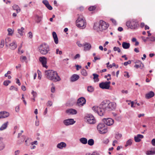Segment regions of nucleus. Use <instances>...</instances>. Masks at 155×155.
<instances>
[{
  "label": "nucleus",
  "instance_id": "nucleus-1",
  "mask_svg": "<svg viewBox=\"0 0 155 155\" xmlns=\"http://www.w3.org/2000/svg\"><path fill=\"white\" fill-rule=\"evenodd\" d=\"M116 104L111 102L109 100L103 101L99 106H94L92 107V110L100 116H103L107 112L114 110L116 108Z\"/></svg>",
  "mask_w": 155,
  "mask_h": 155
},
{
  "label": "nucleus",
  "instance_id": "nucleus-2",
  "mask_svg": "<svg viewBox=\"0 0 155 155\" xmlns=\"http://www.w3.org/2000/svg\"><path fill=\"white\" fill-rule=\"evenodd\" d=\"M45 75L46 78L53 81L57 82L61 80V78L57 72L53 70L46 71Z\"/></svg>",
  "mask_w": 155,
  "mask_h": 155
},
{
  "label": "nucleus",
  "instance_id": "nucleus-3",
  "mask_svg": "<svg viewBox=\"0 0 155 155\" xmlns=\"http://www.w3.org/2000/svg\"><path fill=\"white\" fill-rule=\"evenodd\" d=\"M109 27V25L105 21L101 20L97 23H95L94 24V29L97 31H103L105 30Z\"/></svg>",
  "mask_w": 155,
  "mask_h": 155
},
{
  "label": "nucleus",
  "instance_id": "nucleus-4",
  "mask_svg": "<svg viewBox=\"0 0 155 155\" xmlns=\"http://www.w3.org/2000/svg\"><path fill=\"white\" fill-rule=\"evenodd\" d=\"M76 26L81 29L85 28L86 26V22L85 18L82 15L79 16L76 20Z\"/></svg>",
  "mask_w": 155,
  "mask_h": 155
},
{
  "label": "nucleus",
  "instance_id": "nucleus-5",
  "mask_svg": "<svg viewBox=\"0 0 155 155\" xmlns=\"http://www.w3.org/2000/svg\"><path fill=\"white\" fill-rule=\"evenodd\" d=\"M126 26L129 28L133 29L138 28L139 24L137 20L135 19L130 20L126 22Z\"/></svg>",
  "mask_w": 155,
  "mask_h": 155
},
{
  "label": "nucleus",
  "instance_id": "nucleus-6",
  "mask_svg": "<svg viewBox=\"0 0 155 155\" xmlns=\"http://www.w3.org/2000/svg\"><path fill=\"white\" fill-rule=\"evenodd\" d=\"M38 49L40 52L42 54H46L49 51L48 45L45 43L42 44L39 47Z\"/></svg>",
  "mask_w": 155,
  "mask_h": 155
},
{
  "label": "nucleus",
  "instance_id": "nucleus-7",
  "mask_svg": "<svg viewBox=\"0 0 155 155\" xmlns=\"http://www.w3.org/2000/svg\"><path fill=\"white\" fill-rule=\"evenodd\" d=\"M97 129L101 134H104L107 132V129L103 123L99 124L97 127Z\"/></svg>",
  "mask_w": 155,
  "mask_h": 155
},
{
  "label": "nucleus",
  "instance_id": "nucleus-8",
  "mask_svg": "<svg viewBox=\"0 0 155 155\" xmlns=\"http://www.w3.org/2000/svg\"><path fill=\"white\" fill-rule=\"evenodd\" d=\"M85 120L90 124H93L96 122V120L93 115L88 114L85 117Z\"/></svg>",
  "mask_w": 155,
  "mask_h": 155
},
{
  "label": "nucleus",
  "instance_id": "nucleus-9",
  "mask_svg": "<svg viewBox=\"0 0 155 155\" xmlns=\"http://www.w3.org/2000/svg\"><path fill=\"white\" fill-rule=\"evenodd\" d=\"M110 82L106 81L105 82H102L99 84V87L102 89H109L110 87Z\"/></svg>",
  "mask_w": 155,
  "mask_h": 155
},
{
  "label": "nucleus",
  "instance_id": "nucleus-10",
  "mask_svg": "<svg viewBox=\"0 0 155 155\" xmlns=\"http://www.w3.org/2000/svg\"><path fill=\"white\" fill-rule=\"evenodd\" d=\"M86 100L83 97H81L79 98L77 100V104L79 106H82L86 103Z\"/></svg>",
  "mask_w": 155,
  "mask_h": 155
},
{
  "label": "nucleus",
  "instance_id": "nucleus-11",
  "mask_svg": "<svg viewBox=\"0 0 155 155\" xmlns=\"http://www.w3.org/2000/svg\"><path fill=\"white\" fill-rule=\"evenodd\" d=\"M104 124L108 126H110L113 124L114 120L110 118H104L102 120Z\"/></svg>",
  "mask_w": 155,
  "mask_h": 155
},
{
  "label": "nucleus",
  "instance_id": "nucleus-12",
  "mask_svg": "<svg viewBox=\"0 0 155 155\" xmlns=\"http://www.w3.org/2000/svg\"><path fill=\"white\" fill-rule=\"evenodd\" d=\"M75 121L73 119H68L64 120L63 121L64 124L66 126H68L74 124Z\"/></svg>",
  "mask_w": 155,
  "mask_h": 155
},
{
  "label": "nucleus",
  "instance_id": "nucleus-13",
  "mask_svg": "<svg viewBox=\"0 0 155 155\" xmlns=\"http://www.w3.org/2000/svg\"><path fill=\"white\" fill-rule=\"evenodd\" d=\"M46 58L45 57H40L39 58V61L41 62L43 67L47 68L48 66L46 65Z\"/></svg>",
  "mask_w": 155,
  "mask_h": 155
},
{
  "label": "nucleus",
  "instance_id": "nucleus-14",
  "mask_svg": "<svg viewBox=\"0 0 155 155\" xmlns=\"http://www.w3.org/2000/svg\"><path fill=\"white\" fill-rule=\"evenodd\" d=\"M9 113L7 112H0V119L7 117L9 116Z\"/></svg>",
  "mask_w": 155,
  "mask_h": 155
},
{
  "label": "nucleus",
  "instance_id": "nucleus-15",
  "mask_svg": "<svg viewBox=\"0 0 155 155\" xmlns=\"http://www.w3.org/2000/svg\"><path fill=\"white\" fill-rule=\"evenodd\" d=\"M10 49L12 50H15L17 48V45L16 42L13 41L9 45Z\"/></svg>",
  "mask_w": 155,
  "mask_h": 155
},
{
  "label": "nucleus",
  "instance_id": "nucleus-16",
  "mask_svg": "<svg viewBox=\"0 0 155 155\" xmlns=\"http://www.w3.org/2000/svg\"><path fill=\"white\" fill-rule=\"evenodd\" d=\"M143 138V136L141 134H137V136H135L134 137V140L136 142H139L141 140V139Z\"/></svg>",
  "mask_w": 155,
  "mask_h": 155
},
{
  "label": "nucleus",
  "instance_id": "nucleus-17",
  "mask_svg": "<svg viewBox=\"0 0 155 155\" xmlns=\"http://www.w3.org/2000/svg\"><path fill=\"white\" fill-rule=\"evenodd\" d=\"M83 46L84 47V50L85 51L89 50L91 47V45L88 43H85L84 44Z\"/></svg>",
  "mask_w": 155,
  "mask_h": 155
},
{
  "label": "nucleus",
  "instance_id": "nucleus-18",
  "mask_svg": "<svg viewBox=\"0 0 155 155\" xmlns=\"http://www.w3.org/2000/svg\"><path fill=\"white\" fill-rule=\"evenodd\" d=\"M154 92L153 91H151L147 94H146L145 96L146 98L149 99L153 97L154 96Z\"/></svg>",
  "mask_w": 155,
  "mask_h": 155
},
{
  "label": "nucleus",
  "instance_id": "nucleus-19",
  "mask_svg": "<svg viewBox=\"0 0 155 155\" xmlns=\"http://www.w3.org/2000/svg\"><path fill=\"white\" fill-rule=\"evenodd\" d=\"M79 78V76L77 74H74L71 78V82H74L78 80Z\"/></svg>",
  "mask_w": 155,
  "mask_h": 155
},
{
  "label": "nucleus",
  "instance_id": "nucleus-20",
  "mask_svg": "<svg viewBox=\"0 0 155 155\" xmlns=\"http://www.w3.org/2000/svg\"><path fill=\"white\" fill-rule=\"evenodd\" d=\"M52 35L55 44H57L58 43V40L56 33L54 31H53L52 32Z\"/></svg>",
  "mask_w": 155,
  "mask_h": 155
},
{
  "label": "nucleus",
  "instance_id": "nucleus-21",
  "mask_svg": "<svg viewBox=\"0 0 155 155\" xmlns=\"http://www.w3.org/2000/svg\"><path fill=\"white\" fill-rule=\"evenodd\" d=\"M66 112L70 114H76L77 113L76 110L73 109H70L67 110Z\"/></svg>",
  "mask_w": 155,
  "mask_h": 155
},
{
  "label": "nucleus",
  "instance_id": "nucleus-22",
  "mask_svg": "<svg viewBox=\"0 0 155 155\" xmlns=\"http://www.w3.org/2000/svg\"><path fill=\"white\" fill-rule=\"evenodd\" d=\"M66 146V143L64 142H61L57 144V147L60 149H62L63 147H65Z\"/></svg>",
  "mask_w": 155,
  "mask_h": 155
},
{
  "label": "nucleus",
  "instance_id": "nucleus-23",
  "mask_svg": "<svg viewBox=\"0 0 155 155\" xmlns=\"http://www.w3.org/2000/svg\"><path fill=\"white\" fill-rule=\"evenodd\" d=\"M130 46V44L129 43H127L125 42H124L122 43V46L123 48L125 49H127L129 48Z\"/></svg>",
  "mask_w": 155,
  "mask_h": 155
},
{
  "label": "nucleus",
  "instance_id": "nucleus-24",
  "mask_svg": "<svg viewBox=\"0 0 155 155\" xmlns=\"http://www.w3.org/2000/svg\"><path fill=\"white\" fill-rule=\"evenodd\" d=\"M8 124V121H7L3 124L0 127V130L2 131L5 129L7 127Z\"/></svg>",
  "mask_w": 155,
  "mask_h": 155
},
{
  "label": "nucleus",
  "instance_id": "nucleus-25",
  "mask_svg": "<svg viewBox=\"0 0 155 155\" xmlns=\"http://www.w3.org/2000/svg\"><path fill=\"white\" fill-rule=\"evenodd\" d=\"M35 18L36 21L38 23H39L41 20L42 16H39L36 15L35 16Z\"/></svg>",
  "mask_w": 155,
  "mask_h": 155
},
{
  "label": "nucleus",
  "instance_id": "nucleus-26",
  "mask_svg": "<svg viewBox=\"0 0 155 155\" xmlns=\"http://www.w3.org/2000/svg\"><path fill=\"white\" fill-rule=\"evenodd\" d=\"M92 75L94 76L93 79H94V82H96L98 81H99V75L94 73Z\"/></svg>",
  "mask_w": 155,
  "mask_h": 155
},
{
  "label": "nucleus",
  "instance_id": "nucleus-27",
  "mask_svg": "<svg viewBox=\"0 0 155 155\" xmlns=\"http://www.w3.org/2000/svg\"><path fill=\"white\" fill-rule=\"evenodd\" d=\"M12 42L11 39L10 38H7L5 39V44L6 46H8V45Z\"/></svg>",
  "mask_w": 155,
  "mask_h": 155
},
{
  "label": "nucleus",
  "instance_id": "nucleus-28",
  "mask_svg": "<svg viewBox=\"0 0 155 155\" xmlns=\"http://www.w3.org/2000/svg\"><path fill=\"white\" fill-rule=\"evenodd\" d=\"M13 8L14 10H16L17 13L20 11V8L18 5H13Z\"/></svg>",
  "mask_w": 155,
  "mask_h": 155
},
{
  "label": "nucleus",
  "instance_id": "nucleus-29",
  "mask_svg": "<svg viewBox=\"0 0 155 155\" xmlns=\"http://www.w3.org/2000/svg\"><path fill=\"white\" fill-rule=\"evenodd\" d=\"M80 142L83 144H86L87 142V139L84 137H82L80 139Z\"/></svg>",
  "mask_w": 155,
  "mask_h": 155
},
{
  "label": "nucleus",
  "instance_id": "nucleus-30",
  "mask_svg": "<svg viewBox=\"0 0 155 155\" xmlns=\"http://www.w3.org/2000/svg\"><path fill=\"white\" fill-rule=\"evenodd\" d=\"M24 28L22 27H21V29H18V33H19L21 35H23L24 33Z\"/></svg>",
  "mask_w": 155,
  "mask_h": 155
},
{
  "label": "nucleus",
  "instance_id": "nucleus-31",
  "mask_svg": "<svg viewBox=\"0 0 155 155\" xmlns=\"http://www.w3.org/2000/svg\"><path fill=\"white\" fill-rule=\"evenodd\" d=\"M146 154L148 155H153L155 154V148L153 150H149L147 151Z\"/></svg>",
  "mask_w": 155,
  "mask_h": 155
},
{
  "label": "nucleus",
  "instance_id": "nucleus-32",
  "mask_svg": "<svg viewBox=\"0 0 155 155\" xmlns=\"http://www.w3.org/2000/svg\"><path fill=\"white\" fill-rule=\"evenodd\" d=\"M94 90V88L92 86H88L87 87V90L88 92L90 93L92 92Z\"/></svg>",
  "mask_w": 155,
  "mask_h": 155
},
{
  "label": "nucleus",
  "instance_id": "nucleus-33",
  "mask_svg": "<svg viewBox=\"0 0 155 155\" xmlns=\"http://www.w3.org/2000/svg\"><path fill=\"white\" fill-rule=\"evenodd\" d=\"M132 140L131 139H129L126 142V145H125V147H127L128 146L131 145L132 144Z\"/></svg>",
  "mask_w": 155,
  "mask_h": 155
},
{
  "label": "nucleus",
  "instance_id": "nucleus-34",
  "mask_svg": "<svg viewBox=\"0 0 155 155\" xmlns=\"http://www.w3.org/2000/svg\"><path fill=\"white\" fill-rule=\"evenodd\" d=\"M81 73L82 75L84 76H87V74L86 71L84 69H82L81 70Z\"/></svg>",
  "mask_w": 155,
  "mask_h": 155
},
{
  "label": "nucleus",
  "instance_id": "nucleus-35",
  "mask_svg": "<svg viewBox=\"0 0 155 155\" xmlns=\"http://www.w3.org/2000/svg\"><path fill=\"white\" fill-rule=\"evenodd\" d=\"M94 141L93 139H90L88 141V144L90 146H92L94 145Z\"/></svg>",
  "mask_w": 155,
  "mask_h": 155
},
{
  "label": "nucleus",
  "instance_id": "nucleus-36",
  "mask_svg": "<svg viewBox=\"0 0 155 155\" xmlns=\"http://www.w3.org/2000/svg\"><path fill=\"white\" fill-rule=\"evenodd\" d=\"M5 144L3 142H0V150H3L5 147Z\"/></svg>",
  "mask_w": 155,
  "mask_h": 155
},
{
  "label": "nucleus",
  "instance_id": "nucleus-37",
  "mask_svg": "<svg viewBox=\"0 0 155 155\" xmlns=\"http://www.w3.org/2000/svg\"><path fill=\"white\" fill-rule=\"evenodd\" d=\"M121 137L122 134L119 133L116 134L115 135V137L116 139L118 140H119Z\"/></svg>",
  "mask_w": 155,
  "mask_h": 155
},
{
  "label": "nucleus",
  "instance_id": "nucleus-38",
  "mask_svg": "<svg viewBox=\"0 0 155 155\" xmlns=\"http://www.w3.org/2000/svg\"><path fill=\"white\" fill-rule=\"evenodd\" d=\"M22 138L21 139V141L20 140H18V144H21L24 141V140L25 139V136L24 135H23L22 136Z\"/></svg>",
  "mask_w": 155,
  "mask_h": 155
},
{
  "label": "nucleus",
  "instance_id": "nucleus-39",
  "mask_svg": "<svg viewBox=\"0 0 155 155\" xmlns=\"http://www.w3.org/2000/svg\"><path fill=\"white\" fill-rule=\"evenodd\" d=\"M56 54L61 55L62 54V52L61 51H60L58 48H57L56 49Z\"/></svg>",
  "mask_w": 155,
  "mask_h": 155
},
{
  "label": "nucleus",
  "instance_id": "nucleus-40",
  "mask_svg": "<svg viewBox=\"0 0 155 155\" xmlns=\"http://www.w3.org/2000/svg\"><path fill=\"white\" fill-rule=\"evenodd\" d=\"M8 35H12L13 34V31L10 28H9L8 29Z\"/></svg>",
  "mask_w": 155,
  "mask_h": 155
},
{
  "label": "nucleus",
  "instance_id": "nucleus-41",
  "mask_svg": "<svg viewBox=\"0 0 155 155\" xmlns=\"http://www.w3.org/2000/svg\"><path fill=\"white\" fill-rule=\"evenodd\" d=\"M147 39H149V40L152 41H155V38L153 36H152L150 38L147 37Z\"/></svg>",
  "mask_w": 155,
  "mask_h": 155
},
{
  "label": "nucleus",
  "instance_id": "nucleus-42",
  "mask_svg": "<svg viewBox=\"0 0 155 155\" xmlns=\"http://www.w3.org/2000/svg\"><path fill=\"white\" fill-rule=\"evenodd\" d=\"M10 83H11V81H5L4 82L3 84L4 85L7 86Z\"/></svg>",
  "mask_w": 155,
  "mask_h": 155
},
{
  "label": "nucleus",
  "instance_id": "nucleus-43",
  "mask_svg": "<svg viewBox=\"0 0 155 155\" xmlns=\"http://www.w3.org/2000/svg\"><path fill=\"white\" fill-rule=\"evenodd\" d=\"M96 8V7L95 6H91L88 9L90 11H92L94 10Z\"/></svg>",
  "mask_w": 155,
  "mask_h": 155
},
{
  "label": "nucleus",
  "instance_id": "nucleus-44",
  "mask_svg": "<svg viewBox=\"0 0 155 155\" xmlns=\"http://www.w3.org/2000/svg\"><path fill=\"white\" fill-rule=\"evenodd\" d=\"M26 59V57L25 56H21V61L22 62H24Z\"/></svg>",
  "mask_w": 155,
  "mask_h": 155
},
{
  "label": "nucleus",
  "instance_id": "nucleus-45",
  "mask_svg": "<svg viewBox=\"0 0 155 155\" xmlns=\"http://www.w3.org/2000/svg\"><path fill=\"white\" fill-rule=\"evenodd\" d=\"M10 90H14L16 91H17L18 90V88L15 87H14L13 86H12L9 88Z\"/></svg>",
  "mask_w": 155,
  "mask_h": 155
},
{
  "label": "nucleus",
  "instance_id": "nucleus-46",
  "mask_svg": "<svg viewBox=\"0 0 155 155\" xmlns=\"http://www.w3.org/2000/svg\"><path fill=\"white\" fill-rule=\"evenodd\" d=\"M4 45V40H2L1 41L0 44V47L1 48H2Z\"/></svg>",
  "mask_w": 155,
  "mask_h": 155
},
{
  "label": "nucleus",
  "instance_id": "nucleus-47",
  "mask_svg": "<svg viewBox=\"0 0 155 155\" xmlns=\"http://www.w3.org/2000/svg\"><path fill=\"white\" fill-rule=\"evenodd\" d=\"M46 6L49 10H51L52 9V7L49 4Z\"/></svg>",
  "mask_w": 155,
  "mask_h": 155
},
{
  "label": "nucleus",
  "instance_id": "nucleus-48",
  "mask_svg": "<svg viewBox=\"0 0 155 155\" xmlns=\"http://www.w3.org/2000/svg\"><path fill=\"white\" fill-rule=\"evenodd\" d=\"M31 94L33 95V97H35L37 96V93L34 91H33L31 92Z\"/></svg>",
  "mask_w": 155,
  "mask_h": 155
},
{
  "label": "nucleus",
  "instance_id": "nucleus-49",
  "mask_svg": "<svg viewBox=\"0 0 155 155\" xmlns=\"http://www.w3.org/2000/svg\"><path fill=\"white\" fill-rule=\"evenodd\" d=\"M131 63V61L130 60H129L125 62L124 63V65L126 66H127L128 64H130Z\"/></svg>",
  "mask_w": 155,
  "mask_h": 155
},
{
  "label": "nucleus",
  "instance_id": "nucleus-50",
  "mask_svg": "<svg viewBox=\"0 0 155 155\" xmlns=\"http://www.w3.org/2000/svg\"><path fill=\"white\" fill-rule=\"evenodd\" d=\"M109 142V140L107 138L105 139L104 140L103 142V143L106 144H107Z\"/></svg>",
  "mask_w": 155,
  "mask_h": 155
},
{
  "label": "nucleus",
  "instance_id": "nucleus-51",
  "mask_svg": "<svg viewBox=\"0 0 155 155\" xmlns=\"http://www.w3.org/2000/svg\"><path fill=\"white\" fill-rule=\"evenodd\" d=\"M43 3L45 4L46 6H47L48 4H49V3L48 1L47 0H44L42 2Z\"/></svg>",
  "mask_w": 155,
  "mask_h": 155
},
{
  "label": "nucleus",
  "instance_id": "nucleus-52",
  "mask_svg": "<svg viewBox=\"0 0 155 155\" xmlns=\"http://www.w3.org/2000/svg\"><path fill=\"white\" fill-rule=\"evenodd\" d=\"M52 104V101H48L47 103V106H51Z\"/></svg>",
  "mask_w": 155,
  "mask_h": 155
},
{
  "label": "nucleus",
  "instance_id": "nucleus-53",
  "mask_svg": "<svg viewBox=\"0 0 155 155\" xmlns=\"http://www.w3.org/2000/svg\"><path fill=\"white\" fill-rule=\"evenodd\" d=\"M80 57V55L79 54H76L75 56L74 57V59H76L78 58H79Z\"/></svg>",
  "mask_w": 155,
  "mask_h": 155
},
{
  "label": "nucleus",
  "instance_id": "nucleus-54",
  "mask_svg": "<svg viewBox=\"0 0 155 155\" xmlns=\"http://www.w3.org/2000/svg\"><path fill=\"white\" fill-rule=\"evenodd\" d=\"M125 74H124V77H127L128 78L130 77V76L129 74V73L128 72L125 71L124 72Z\"/></svg>",
  "mask_w": 155,
  "mask_h": 155
},
{
  "label": "nucleus",
  "instance_id": "nucleus-55",
  "mask_svg": "<svg viewBox=\"0 0 155 155\" xmlns=\"http://www.w3.org/2000/svg\"><path fill=\"white\" fill-rule=\"evenodd\" d=\"M141 64H135L134 65V67L136 68H138L141 67Z\"/></svg>",
  "mask_w": 155,
  "mask_h": 155
},
{
  "label": "nucleus",
  "instance_id": "nucleus-56",
  "mask_svg": "<svg viewBox=\"0 0 155 155\" xmlns=\"http://www.w3.org/2000/svg\"><path fill=\"white\" fill-rule=\"evenodd\" d=\"M151 143L152 145L155 146V139H153L151 141Z\"/></svg>",
  "mask_w": 155,
  "mask_h": 155
},
{
  "label": "nucleus",
  "instance_id": "nucleus-57",
  "mask_svg": "<svg viewBox=\"0 0 155 155\" xmlns=\"http://www.w3.org/2000/svg\"><path fill=\"white\" fill-rule=\"evenodd\" d=\"M55 91V88L54 87H52L51 88V91L52 93L54 92Z\"/></svg>",
  "mask_w": 155,
  "mask_h": 155
},
{
  "label": "nucleus",
  "instance_id": "nucleus-58",
  "mask_svg": "<svg viewBox=\"0 0 155 155\" xmlns=\"http://www.w3.org/2000/svg\"><path fill=\"white\" fill-rule=\"evenodd\" d=\"M31 144L32 145H33L34 144L37 145L38 144L37 141L36 140L35 141L31 143Z\"/></svg>",
  "mask_w": 155,
  "mask_h": 155
},
{
  "label": "nucleus",
  "instance_id": "nucleus-59",
  "mask_svg": "<svg viewBox=\"0 0 155 155\" xmlns=\"http://www.w3.org/2000/svg\"><path fill=\"white\" fill-rule=\"evenodd\" d=\"M29 35V37L30 38H31L32 37V34L31 32H29L28 33Z\"/></svg>",
  "mask_w": 155,
  "mask_h": 155
},
{
  "label": "nucleus",
  "instance_id": "nucleus-60",
  "mask_svg": "<svg viewBox=\"0 0 155 155\" xmlns=\"http://www.w3.org/2000/svg\"><path fill=\"white\" fill-rule=\"evenodd\" d=\"M130 104H131V107H135L134 106V102L133 101H130Z\"/></svg>",
  "mask_w": 155,
  "mask_h": 155
},
{
  "label": "nucleus",
  "instance_id": "nucleus-61",
  "mask_svg": "<svg viewBox=\"0 0 155 155\" xmlns=\"http://www.w3.org/2000/svg\"><path fill=\"white\" fill-rule=\"evenodd\" d=\"M19 106H17L15 108V110L16 112L19 111Z\"/></svg>",
  "mask_w": 155,
  "mask_h": 155
},
{
  "label": "nucleus",
  "instance_id": "nucleus-62",
  "mask_svg": "<svg viewBox=\"0 0 155 155\" xmlns=\"http://www.w3.org/2000/svg\"><path fill=\"white\" fill-rule=\"evenodd\" d=\"M29 140V139H28L25 141V145L27 146H28L30 143H28V141Z\"/></svg>",
  "mask_w": 155,
  "mask_h": 155
},
{
  "label": "nucleus",
  "instance_id": "nucleus-63",
  "mask_svg": "<svg viewBox=\"0 0 155 155\" xmlns=\"http://www.w3.org/2000/svg\"><path fill=\"white\" fill-rule=\"evenodd\" d=\"M16 83L18 84V85L20 86L21 85V83L20 82L19 80L18 79H16Z\"/></svg>",
  "mask_w": 155,
  "mask_h": 155
},
{
  "label": "nucleus",
  "instance_id": "nucleus-64",
  "mask_svg": "<svg viewBox=\"0 0 155 155\" xmlns=\"http://www.w3.org/2000/svg\"><path fill=\"white\" fill-rule=\"evenodd\" d=\"M91 155H99V154L96 152H94Z\"/></svg>",
  "mask_w": 155,
  "mask_h": 155
}]
</instances>
